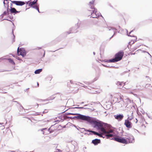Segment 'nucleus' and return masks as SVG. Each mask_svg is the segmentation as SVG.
I'll list each match as a JSON object with an SVG mask.
<instances>
[{
  "label": "nucleus",
  "instance_id": "obj_23",
  "mask_svg": "<svg viewBox=\"0 0 152 152\" xmlns=\"http://www.w3.org/2000/svg\"><path fill=\"white\" fill-rule=\"evenodd\" d=\"M42 71V69H39L37 70H36L34 73L35 74H38L40 73Z\"/></svg>",
  "mask_w": 152,
  "mask_h": 152
},
{
  "label": "nucleus",
  "instance_id": "obj_18",
  "mask_svg": "<svg viewBox=\"0 0 152 152\" xmlns=\"http://www.w3.org/2000/svg\"><path fill=\"white\" fill-rule=\"evenodd\" d=\"M109 128V126L108 125V127L107 128V130L105 129L106 133H103L104 134H109L110 133H112L113 132V130L111 129L109 130L108 128Z\"/></svg>",
  "mask_w": 152,
  "mask_h": 152
},
{
  "label": "nucleus",
  "instance_id": "obj_31",
  "mask_svg": "<svg viewBox=\"0 0 152 152\" xmlns=\"http://www.w3.org/2000/svg\"><path fill=\"white\" fill-rule=\"evenodd\" d=\"M124 88H126V89H129L130 88L129 87H126V86L124 87Z\"/></svg>",
  "mask_w": 152,
  "mask_h": 152
},
{
  "label": "nucleus",
  "instance_id": "obj_35",
  "mask_svg": "<svg viewBox=\"0 0 152 152\" xmlns=\"http://www.w3.org/2000/svg\"><path fill=\"white\" fill-rule=\"evenodd\" d=\"M36 104H37V107H38V104L37 103Z\"/></svg>",
  "mask_w": 152,
  "mask_h": 152
},
{
  "label": "nucleus",
  "instance_id": "obj_20",
  "mask_svg": "<svg viewBox=\"0 0 152 152\" xmlns=\"http://www.w3.org/2000/svg\"><path fill=\"white\" fill-rule=\"evenodd\" d=\"M137 48V47L135 48L134 45H131L129 47L130 50L132 51H134Z\"/></svg>",
  "mask_w": 152,
  "mask_h": 152
},
{
  "label": "nucleus",
  "instance_id": "obj_12",
  "mask_svg": "<svg viewBox=\"0 0 152 152\" xmlns=\"http://www.w3.org/2000/svg\"><path fill=\"white\" fill-rule=\"evenodd\" d=\"M124 124L128 128H131L132 127L131 123L129 121L127 120H125Z\"/></svg>",
  "mask_w": 152,
  "mask_h": 152
},
{
  "label": "nucleus",
  "instance_id": "obj_15",
  "mask_svg": "<svg viewBox=\"0 0 152 152\" xmlns=\"http://www.w3.org/2000/svg\"><path fill=\"white\" fill-rule=\"evenodd\" d=\"M125 83H124L123 82H119L118 81L117 83V86L121 88V87H123L125 85Z\"/></svg>",
  "mask_w": 152,
  "mask_h": 152
},
{
  "label": "nucleus",
  "instance_id": "obj_14",
  "mask_svg": "<svg viewBox=\"0 0 152 152\" xmlns=\"http://www.w3.org/2000/svg\"><path fill=\"white\" fill-rule=\"evenodd\" d=\"M101 141L100 140L98 139H95L93 140L92 141V143H93L94 145H97L98 144L100 143Z\"/></svg>",
  "mask_w": 152,
  "mask_h": 152
},
{
  "label": "nucleus",
  "instance_id": "obj_19",
  "mask_svg": "<svg viewBox=\"0 0 152 152\" xmlns=\"http://www.w3.org/2000/svg\"><path fill=\"white\" fill-rule=\"evenodd\" d=\"M10 11L11 13H16L19 12L17 11L14 8L11 7V9L10 10Z\"/></svg>",
  "mask_w": 152,
  "mask_h": 152
},
{
  "label": "nucleus",
  "instance_id": "obj_37",
  "mask_svg": "<svg viewBox=\"0 0 152 152\" xmlns=\"http://www.w3.org/2000/svg\"><path fill=\"white\" fill-rule=\"evenodd\" d=\"M140 113V114H141L140 113Z\"/></svg>",
  "mask_w": 152,
  "mask_h": 152
},
{
  "label": "nucleus",
  "instance_id": "obj_21",
  "mask_svg": "<svg viewBox=\"0 0 152 152\" xmlns=\"http://www.w3.org/2000/svg\"><path fill=\"white\" fill-rule=\"evenodd\" d=\"M8 60L9 62L11 64H12L14 65L15 64V63L12 59H11L10 58H8Z\"/></svg>",
  "mask_w": 152,
  "mask_h": 152
},
{
  "label": "nucleus",
  "instance_id": "obj_27",
  "mask_svg": "<svg viewBox=\"0 0 152 152\" xmlns=\"http://www.w3.org/2000/svg\"><path fill=\"white\" fill-rule=\"evenodd\" d=\"M97 135L99 136L100 137H103V136H102V134H99V133H98Z\"/></svg>",
  "mask_w": 152,
  "mask_h": 152
},
{
  "label": "nucleus",
  "instance_id": "obj_16",
  "mask_svg": "<svg viewBox=\"0 0 152 152\" xmlns=\"http://www.w3.org/2000/svg\"><path fill=\"white\" fill-rule=\"evenodd\" d=\"M114 117L115 119L118 120L119 121L123 119V115H115Z\"/></svg>",
  "mask_w": 152,
  "mask_h": 152
},
{
  "label": "nucleus",
  "instance_id": "obj_17",
  "mask_svg": "<svg viewBox=\"0 0 152 152\" xmlns=\"http://www.w3.org/2000/svg\"><path fill=\"white\" fill-rule=\"evenodd\" d=\"M94 1H90L89 2V7L88 8V10H91V8L92 7H94Z\"/></svg>",
  "mask_w": 152,
  "mask_h": 152
},
{
  "label": "nucleus",
  "instance_id": "obj_13",
  "mask_svg": "<svg viewBox=\"0 0 152 152\" xmlns=\"http://www.w3.org/2000/svg\"><path fill=\"white\" fill-rule=\"evenodd\" d=\"M58 118H59V119L57 120V121L59 122L62 120H64L66 119L67 118H69V117H67L66 115H62L60 116H59Z\"/></svg>",
  "mask_w": 152,
  "mask_h": 152
},
{
  "label": "nucleus",
  "instance_id": "obj_28",
  "mask_svg": "<svg viewBox=\"0 0 152 152\" xmlns=\"http://www.w3.org/2000/svg\"><path fill=\"white\" fill-rule=\"evenodd\" d=\"M7 12H6V11H4V12L3 13V15H7Z\"/></svg>",
  "mask_w": 152,
  "mask_h": 152
},
{
  "label": "nucleus",
  "instance_id": "obj_11",
  "mask_svg": "<svg viewBox=\"0 0 152 152\" xmlns=\"http://www.w3.org/2000/svg\"><path fill=\"white\" fill-rule=\"evenodd\" d=\"M13 4H15L17 5L22 6L25 4V3L23 1H12Z\"/></svg>",
  "mask_w": 152,
  "mask_h": 152
},
{
  "label": "nucleus",
  "instance_id": "obj_5",
  "mask_svg": "<svg viewBox=\"0 0 152 152\" xmlns=\"http://www.w3.org/2000/svg\"><path fill=\"white\" fill-rule=\"evenodd\" d=\"M78 115L75 117L77 119L87 121L90 123L93 122L92 119L89 116L84 115Z\"/></svg>",
  "mask_w": 152,
  "mask_h": 152
},
{
  "label": "nucleus",
  "instance_id": "obj_33",
  "mask_svg": "<svg viewBox=\"0 0 152 152\" xmlns=\"http://www.w3.org/2000/svg\"><path fill=\"white\" fill-rule=\"evenodd\" d=\"M71 110L72 111H73L74 110V109H72Z\"/></svg>",
  "mask_w": 152,
  "mask_h": 152
},
{
  "label": "nucleus",
  "instance_id": "obj_25",
  "mask_svg": "<svg viewBox=\"0 0 152 152\" xmlns=\"http://www.w3.org/2000/svg\"><path fill=\"white\" fill-rule=\"evenodd\" d=\"M86 131H87V132H91L92 133H93L94 134H96V135H97V134H98V133L97 132H95V131H90V130H87Z\"/></svg>",
  "mask_w": 152,
  "mask_h": 152
},
{
  "label": "nucleus",
  "instance_id": "obj_7",
  "mask_svg": "<svg viewBox=\"0 0 152 152\" xmlns=\"http://www.w3.org/2000/svg\"><path fill=\"white\" fill-rule=\"evenodd\" d=\"M38 0H34L33 1L30 2L28 4V5L30 7L37 9L39 12V6L37 4Z\"/></svg>",
  "mask_w": 152,
  "mask_h": 152
},
{
  "label": "nucleus",
  "instance_id": "obj_32",
  "mask_svg": "<svg viewBox=\"0 0 152 152\" xmlns=\"http://www.w3.org/2000/svg\"><path fill=\"white\" fill-rule=\"evenodd\" d=\"M90 109L91 111H93L94 110V109L93 108Z\"/></svg>",
  "mask_w": 152,
  "mask_h": 152
},
{
  "label": "nucleus",
  "instance_id": "obj_22",
  "mask_svg": "<svg viewBox=\"0 0 152 152\" xmlns=\"http://www.w3.org/2000/svg\"><path fill=\"white\" fill-rule=\"evenodd\" d=\"M133 118V116L132 115H130L128 116V118L127 120L129 121H131Z\"/></svg>",
  "mask_w": 152,
  "mask_h": 152
},
{
  "label": "nucleus",
  "instance_id": "obj_8",
  "mask_svg": "<svg viewBox=\"0 0 152 152\" xmlns=\"http://www.w3.org/2000/svg\"><path fill=\"white\" fill-rule=\"evenodd\" d=\"M122 98L121 94H115L114 96L113 99V102L114 103L118 102H120Z\"/></svg>",
  "mask_w": 152,
  "mask_h": 152
},
{
  "label": "nucleus",
  "instance_id": "obj_1",
  "mask_svg": "<svg viewBox=\"0 0 152 152\" xmlns=\"http://www.w3.org/2000/svg\"><path fill=\"white\" fill-rule=\"evenodd\" d=\"M122 103L124 106L127 107V111H130L131 114H133L136 111L135 107L133 105V102L129 99H125Z\"/></svg>",
  "mask_w": 152,
  "mask_h": 152
},
{
  "label": "nucleus",
  "instance_id": "obj_24",
  "mask_svg": "<svg viewBox=\"0 0 152 152\" xmlns=\"http://www.w3.org/2000/svg\"><path fill=\"white\" fill-rule=\"evenodd\" d=\"M151 81V79L149 78V77L146 76L145 79V81H147L148 82H150Z\"/></svg>",
  "mask_w": 152,
  "mask_h": 152
},
{
  "label": "nucleus",
  "instance_id": "obj_10",
  "mask_svg": "<svg viewBox=\"0 0 152 152\" xmlns=\"http://www.w3.org/2000/svg\"><path fill=\"white\" fill-rule=\"evenodd\" d=\"M58 127L55 125L52 126L48 130L50 133H52L53 132L58 130Z\"/></svg>",
  "mask_w": 152,
  "mask_h": 152
},
{
  "label": "nucleus",
  "instance_id": "obj_9",
  "mask_svg": "<svg viewBox=\"0 0 152 152\" xmlns=\"http://www.w3.org/2000/svg\"><path fill=\"white\" fill-rule=\"evenodd\" d=\"M17 54L18 56L21 55L24 57L26 55V53L24 48L18 47L17 49Z\"/></svg>",
  "mask_w": 152,
  "mask_h": 152
},
{
  "label": "nucleus",
  "instance_id": "obj_38",
  "mask_svg": "<svg viewBox=\"0 0 152 152\" xmlns=\"http://www.w3.org/2000/svg\"><path fill=\"white\" fill-rule=\"evenodd\" d=\"M104 137V136H103V137Z\"/></svg>",
  "mask_w": 152,
  "mask_h": 152
},
{
  "label": "nucleus",
  "instance_id": "obj_3",
  "mask_svg": "<svg viewBox=\"0 0 152 152\" xmlns=\"http://www.w3.org/2000/svg\"><path fill=\"white\" fill-rule=\"evenodd\" d=\"M124 53L122 51H120L115 55L114 58L108 61L110 62H115L121 60L124 56Z\"/></svg>",
  "mask_w": 152,
  "mask_h": 152
},
{
  "label": "nucleus",
  "instance_id": "obj_2",
  "mask_svg": "<svg viewBox=\"0 0 152 152\" xmlns=\"http://www.w3.org/2000/svg\"><path fill=\"white\" fill-rule=\"evenodd\" d=\"M133 137L132 136L129 135L127 136V137L125 138L120 137H117L114 138V140L120 143L127 144L132 142L131 139Z\"/></svg>",
  "mask_w": 152,
  "mask_h": 152
},
{
  "label": "nucleus",
  "instance_id": "obj_39",
  "mask_svg": "<svg viewBox=\"0 0 152 152\" xmlns=\"http://www.w3.org/2000/svg\"><path fill=\"white\" fill-rule=\"evenodd\" d=\"M31 1H32V0H31Z\"/></svg>",
  "mask_w": 152,
  "mask_h": 152
},
{
  "label": "nucleus",
  "instance_id": "obj_6",
  "mask_svg": "<svg viewBox=\"0 0 152 152\" xmlns=\"http://www.w3.org/2000/svg\"><path fill=\"white\" fill-rule=\"evenodd\" d=\"M91 10H88V13L89 15L91 14V17L93 18H97L99 17V15H97L96 14L97 12V10L94 7L91 8Z\"/></svg>",
  "mask_w": 152,
  "mask_h": 152
},
{
  "label": "nucleus",
  "instance_id": "obj_36",
  "mask_svg": "<svg viewBox=\"0 0 152 152\" xmlns=\"http://www.w3.org/2000/svg\"><path fill=\"white\" fill-rule=\"evenodd\" d=\"M3 3H4V4H5L4 1Z\"/></svg>",
  "mask_w": 152,
  "mask_h": 152
},
{
  "label": "nucleus",
  "instance_id": "obj_30",
  "mask_svg": "<svg viewBox=\"0 0 152 152\" xmlns=\"http://www.w3.org/2000/svg\"><path fill=\"white\" fill-rule=\"evenodd\" d=\"M65 114H74V113H66ZM76 114H78V113H76Z\"/></svg>",
  "mask_w": 152,
  "mask_h": 152
},
{
  "label": "nucleus",
  "instance_id": "obj_34",
  "mask_svg": "<svg viewBox=\"0 0 152 152\" xmlns=\"http://www.w3.org/2000/svg\"><path fill=\"white\" fill-rule=\"evenodd\" d=\"M70 82L71 83H72V82L70 80Z\"/></svg>",
  "mask_w": 152,
  "mask_h": 152
},
{
  "label": "nucleus",
  "instance_id": "obj_26",
  "mask_svg": "<svg viewBox=\"0 0 152 152\" xmlns=\"http://www.w3.org/2000/svg\"><path fill=\"white\" fill-rule=\"evenodd\" d=\"M105 136L107 137H112L113 136V135L112 134H106Z\"/></svg>",
  "mask_w": 152,
  "mask_h": 152
},
{
  "label": "nucleus",
  "instance_id": "obj_29",
  "mask_svg": "<svg viewBox=\"0 0 152 152\" xmlns=\"http://www.w3.org/2000/svg\"><path fill=\"white\" fill-rule=\"evenodd\" d=\"M143 87L142 88H138V89L141 90H142L144 89L145 88V87Z\"/></svg>",
  "mask_w": 152,
  "mask_h": 152
},
{
  "label": "nucleus",
  "instance_id": "obj_4",
  "mask_svg": "<svg viewBox=\"0 0 152 152\" xmlns=\"http://www.w3.org/2000/svg\"><path fill=\"white\" fill-rule=\"evenodd\" d=\"M96 125L98 126V128L101 129V131L103 133H106L105 129L107 130L108 124L97 122L95 123Z\"/></svg>",
  "mask_w": 152,
  "mask_h": 152
}]
</instances>
